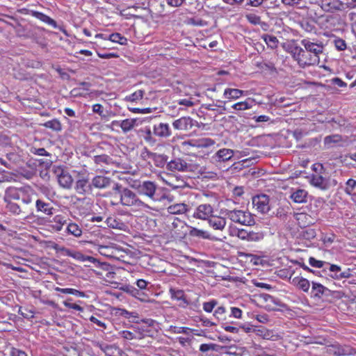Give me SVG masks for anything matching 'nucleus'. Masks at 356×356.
Masks as SVG:
<instances>
[{
  "label": "nucleus",
  "mask_w": 356,
  "mask_h": 356,
  "mask_svg": "<svg viewBox=\"0 0 356 356\" xmlns=\"http://www.w3.org/2000/svg\"><path fill=\"white\" fill-rule=\"evenodd\" d=\"M305 49L295 47L291 53L293 59L300 67L317 65L320 63V55L323 54V45L321 42H314L309 39L301 40Z\"/></svg>",
  "instance_id": "f257e3e1"
},
{
  "label": "nucleus",
  "mask_w": 356,
  "mask_h": 356,
  "mask_svg": "<svg viewBox=\"0 0 356 356\" xmlns=\"http://www.w3.org/2000/svg\"><path fill=\"white\" fill-rule=\"evenodd\" d=\"M121 186L116 185L115 190L119 191L120 202L126 207H129L133 211H142L150 209L151 207L142 201L138 195L128 188L120 189Z\"/></svg>",
  "instance_id": "f03ea898"
},
{
  "label": "nucleus",
  "mask_w": 356,
  "mask_h": 356,
  "mask_svg": "<svg viewBox=\"0 0 356 356\" xmlns=\"http://www.w3.org/2000/svg\"><path fill=\"white\" fill-rule=\"evenodd\" d=\"M226 216L233 222L241 225L251 226L254 223L253 216L247 211L237 209L229 210L227 211Z\"/></svg>",
  "instance_id": "7ed1b4c3"
},
{
  "label": "nucleus",
  "mask_w": 356,
  "mask_h": 356,
  "mask_svg": "<svg viewBox=\"0 0 356 356\" xmlns=\"http://www.w3.org/2000/svg\"><path fill=\"white\" fill-rule=\"evenodd\" d=\"M310 183L312 186L321 190H327L337 184L334 179H332L328 173L325 171L321 174H314L311 177Z\"/></svg>",
  "instance_id": "20e7f679"
},
{
  "label": "nucleus",
  "mask_w": 356,
  "mask_h": 356,
  "mask_svg": "<svg viewBox=\"0 0 356 356\" xmlns=\"http://www.w3.org/2000/svg\"><path fill=\"white\" fill-rule=\"evenodd\" d=\"M321 8L326 12L342 11L350 7V0H323Z\"/></svg>",
  "instance_id": "39448f33"
},
{
  "label": "nucleus",
  "mask_w": 356,
  "mask_h": 356,
  "mask_svg": "<svg viewBox=\"0 0 356 356\" xmlns=\"http://www.w3.org/2000/svg\"><path fill=\"white\" fill-rule=\"evenodd\" d=\"M215 144V141L210 138H200L191 139L181 143V147L185 150H190V147L207 148Z\"/></svg>",
  "instance_id": "423d86ee"
},
{
  "label": "nucleus",
  "mask_w": 356,
  "mask_h": 356,
  "mask_svg": "<svg viewBox=\"0 0 356 356\" xmlns=\"http://www.w3.org/2000/svg\"><path fill=\"white\" fill-rule=\"evenodd\" d=\"M190 227L182 220L175 219L172 223L171 235L175 239L184 238L189 231Z\"/></svg>",
  "instance_id": "0eeeda50"
},
{
  "label": "nucleus",
  "mask_w": 356,
  "mask_h": 356,
  "mask_svg": "<svg viewBox=\"0 0 356 356\" xmlns=\"http://www.w3.org/2000/svg\"><path fill=\"white\" fill-rule=\"evenodd\" d=\"M193 165L188 163L185 160L181 158H176L167 163L166 168L172 172H190L193 170Z\"/></svg>",
  "instance_id": "6e6552de"
},
{
  "label": "nucleus",
  "mask_w": 356,
  "mask_h": 356,
  "mask_svg": "<svg viewBox=\"0 0 356 356\" xmlns=\"http://www.w3.org/2000/svg\"><path fill=\"white\" fill-rule=\"evenodd\" d=\"M137 188L140 195L147 196L152 200H156L155 195L156 193L157 186L154 182L151 181H143L139 184Z\"/></svg>",
  "instance_id": "1a4fd4ad"
},
{
  "label": "nucleus",
  "mask_w": 356,
  "mask_h": 356,
  "mask_svg": "<svg viewBox=\"0 0 356 356\" xmlns=\"http://www.w3.org/2000/svg\"><path fill=\"white\" fill-rule=\"evenodd\" d=\"M252 204L261 213H266L270 210L269 197L266 195H259L252 198Z\"/></svg>",
  "instance_id": "9d476101"
},
{
  "label": "nucleus",
  "mask_w": 356,
  "mask_h": 356,
  "mask_svg": "<svg viewBox=\"0 0 356 356\" xmlns=\"http://www.w3.org/2000/svg\"><path fill=\"white\" fill-rule=\"evenodd\" d=\"M213 208L209 204H201L195 210L193 216L200 220H209L213 215Z\"/></svg>",
  "instance_id": "9b49d317"
},
{
  "label": "nucleus",
  "mask_w": 356,
  "mask_h": 356,
  "mask_svg": "<svg viewBox=\"0 0 356 356\" xmlns=\"http://www.w3.org/2000/svg\"><path fill=\"white\" fill-rule=\"evenodd\" d=\"M57 180L59 185L64 188H70L73 183V179L70 174L61 168L55 170Z\"/></svg>",
  "instance_id": "f8f14e48"
},
{
  "label": "nucleus",
  "mask_w": 356,
  "mask_h": 356,
  "mask_svg": "<svg viewBox=\"0 0 356 356\" xmlns=\"http://www.w3.org/2000/svg\"><path fill=\"white\" fill-rule=\"evenodd\" d=\"M98 250L101 254L107 257L116 259H121L124 257L122 254V250L117 246H99Z\"/></svg>",
  "instance_id": "ddd939ff"
},
{
  "label": "nucleus",
  "mask_w": 356,
  "mask_h": 356,
  "mask_svg": "<svg viewBox=\"0 0 356 356\" xmlns=\"http://www.w3.org/2000/svg\"><path fill=\"white\" fill-rule=\"evenodd\" d=\"M326 350L327 353L334 356H345L351 353V349L349 346H342L338 343L327 346Z\"/></svg>",
  "instance_id": "4468645a"
},
{
  "label": "nucleus",
  "mask_w": 356,
  "mask_h": 356,
  "mask_svg": "<svg viewBox=\"0 0 356 356\" xmlns=\"http://www.w3.org/2000/svg\"><path fill=\"white\" fill-rule=\"evenodd\" d=\"M254 334L266 340L277 341L280 339V336L274 330L262 326L255 327Z\"/></svg>",
  "instance_id": "2eb2a0df"
},
{
  "label": "nucleus",
  "mask_w": 356,
  "mask_h": 356,
  "mask_svg": "<svg viewBox=\"0 0 356 356\" xmlns=\"http://www.w3.org/2000/svg\"><path fill=\"white\" fill-rule=\"evenodd\" d=\"M238 237L248 242H259L264 238V234L261 232H248L245 229H241L238 232Z\"/></svg>",
  "instance_id": "dca6fc26"
},
{
  "label": "nucleus",
  "mask_w": 356,
  "mask_h": 356,
  "mask_svg": "<svg viewBox=\"0 0 356 356\" xmlns=\"http://www.w3.org/2000/svg\"><path fill=\"white\" fill-rule=\"evenodd\" d=\"M234 156V151L231 149L222 148L217 151L212 156L213 162L221 163L230 160Z\"/></svg>",
  "instance_id": "f3484780"
},
{
  "label": "nucleus",
  "mask_w": 356,
  "mask_h": 356,
  "mask_svg": "<svg viewBox=\"0 0 356 356\" xmlns=\"http://www.w3.org/2000/svg\"><path fill=\"white\" fill-rule=\"evenodd\" d=\"M172 126L177 130L188 131L194 126V121L190 117H182L175 120L172 123Z\"/></svg>",
  "instance_id": "a211bd4d"
},
{
  "label": "nucleus",
  "mask_w": 356,
  "mask_h": 356,
  "mask_svg": "<svg viewBox=\"0 0 356 356\" xmlns=\"http://www.w3.org/2000/svg\"><path fill=\"white\" fill-rule=\"evenodd\" d=\"M93 161L97 170H105L104 168L114 163L112 158L106 154L97 155L93 157Z\"/></svg>",
  "instance_id": "6ab92c4d"
},
{
  "label": "nucleus",
  "mask_w": 356,
  "mask_h": 356,
  "mask_svg": "<svg viewBox=\"0 0 356 356\" xmlns=\"http://www.w3.org/2000/svg\"><path fill=\"white\" fill-rule=\"evenodd\" d=\"M153 133L158 137L167 138L171 135V129L168 124L160 122L154 125Z\"/></svg>",
  "instance_id": "aec40b11"
},
{
  "label": "nucleus",
  "mask_w": 356,
  "mask_h": 356,
  "mask_svg": "<svg viewBox=\"0 0 356 356\" xmlns=\"http://www.w3.org/2000/svg\"><path fill=\"white\" fill-rule=\"evenodd\" d=\"M161 178L165 184L173 188H179L184 185V181L182 179L172 175L165 174L163 176H161Z\"/></svg>",
  "instance_id": "412c9836"
},
{
  "label": "nucleus",
  "mask_w": 356,
  "mask_h": 356,
  "mask_svg": "<svg viewBox=\"0 0 356 356\" xmlns=\"http://www.w3.org/2000/svg\"><path fill=\"white\" fill-rule=\"evenodd\" d=\"M112 125L120 127L123 132L127 133L134 129L136 125V119H125L124 120H114Z\"/></svg>",
  "instance_id": "4be33fe9"
},
{
  "label": "nucleus",
  "mask_w": 356,
  "mask_h": 356,
  "mask_svg": "<svg viewBox=\"0 0 356 356\" xmlns=\"http://www.w3.org/2000/svg\"><path fill=\"white\" fill-rule=\"evenodd\" d=\"M91 184L88 183V179L81 178L76 181L75 190L77 193L83 195L91 191Z\"/></svg>",
  "instance_id": "5701e85b"
},
{
  "label": "nucleus",
  "mask_w": 356,
  "mask_h": 356,
  "mask_svg": "<svg viewBox=\"0 0 356 356\" xmlns=\"http://www.w3.org/2000/svg\"><path fill=\"white\" fill-rule=\"evenodd\" d=\"M106 225L108 227L126 230L127 225L119 218L116 216H110L106 220Z\"/></svg>",
  "instance_id": "b1692460"
},
{
  "label": "nucleus",
  "mask_w": 356,
  "mask_h": 356,
  "mask_svg": "<svg viewBox=\"0 0 356 356\" xmlns=\"http://www.w3.org/2000/svg\"><path fill=\"white\" fill-rule=\"evenodd\" d=\"M209 220V225L216 230H222L226 225V219L221 216H211Z\"/></svg>",
  "instance_id": "393cba45"
},
{
  "label": "nucleus",
  "mask_w": 356,
  "mask_h": 356,
  "mask_svg": "<svg viewBox=\"0 0 356 356\" xmlns=\"http://www.w3.org/2000/svg\"><path fill=\"white\" fill-rule=\"evenodd\" d=\"M111 182L110 178L97 175L92 179L91 185L96 188H106L109 186Z\"/></svg>",
  "instance_id": "a878e982"
},
{
  "label": "nucleus",
  "mask_w": 356,
  "mask_h": 356,
  "mask_svg": "<svg viewBox=\"0 0 356 356\" xmlns=\"http://www.w3.org/2000/svg\"><path fill=\"white\" fill-rule=\"evenodd\" d=\"M21 191L22 187H8L5 191V195L3 197L4 201L19 200V195Z\"/></svg>",
  "instance_id": "bb28decb"
},
{
  "label": "nucleus",
  "mask_w": 356,
  "mask_h": 356,
  "mask_svg": "<svg viewBox=\"0 0 356 356\" xmlns=\"http://www.w3.org/2000/svg\"><path fill=\"white\" fill-rule=\"evenodd\" d=\"M291 283L304 292H308L310 288V283L308 280L300 276L294 277Z\"/></svg>",
  "instance_id": "cd10ccee"
},
{
  "label": "nucleus",
  "mask_w": 356,
  "mask_h": 356,
  "mask_svg": "<svg viewBox=\"0 0 356 356\" xmlns=\"http://www.w3.org/2000/svg\"><path fill=\"white\" fill-rule=\"evenodd\" d=\"M245 91L236 88H226L224 90L223 96L228 99H237L244 95Z\"/></svg>",
  "instance_id": "c85d7f7f"
},
{
  "label": "nucleus",
  "mask_w": 356,
  "mask_h": 356,
  "mask_svg": "<svg viewBox=\"0 0 356 356\" xmlns=\"http://www.w3.org/2000/svg\"><path fill=\"white\" fill-rule=\"evenodd\" d=\"M33 190L29 187H22V191L19 195V200L26 204H29L32 202Z\"/></svg>",
  "instance_id": "c756f323"
},
{
  "label": "nucleus",
  "mask_w": 356,
  "mask_h": 356,
  "mask_svg": "<svg viewBox=\"0 0 356 356\" xmlns=\"http://www.w3.org/2000/svg\"><path fill=\"white\" fill-rule=\"evenodd\" d=\"M307 192L303 189H298L291 195V198L296 203L307 201Z\"/></svg>",
  "instance_id": "7c9ffc66"
},
{
  "label": "nucleus",
  "mask_w": 356,
  "mask_h": 356,
  "mask_svg": "<svg viewBox=\"0 0 356 356\" xmlns=\"http://www.w3.org/2000/svg\"><path fill=\"white\" fill-rule=\"evenodd\" d=\"M187 207L184 203L175 204L168 207L167 211L171 214H182L187 211Z\"/></svg>",
  "instance_id": "2f4dec72"
},
{
  "label": "nucleus",
  "mask_w": 356,
  "mask_h": 356,
  "mask_svg": "<svg viewBox=\"0 0 356 356\" xmlns=\"http://www.w3.org/2000/svg\"><path fill=\"white\" fill-rule=\"evenodd\" d=\"M253 99L248 98L245 101L240 102L232 105V108L236 111H245L252 107Z\"/></svg>",
  "instance_id": "473e14b6"
},
{
  "label": "nucleus",
  "mask_w": 356,
  "mask_h": 356,
  "mask_svg": "<svg viewBox=\"0 0 356 356\" xmlns=\"http://www.w3.org/2000/svg\"><path fill=\"white\" fill-rule=\"evenodd\" d=\"M32 16L44 22L45 24L52 26L53 27L56 26V23L53 19L42 13L38 11H33Z\"/></svg>",
  "instance_id": "72a5a7b5"
},
{
  "label": "nucleus",
  "mask_w": 356,
  "mask_h": 356,
  "mask_svg": "<svg viewBox=\"0 0 356 356\" xmlns=\"http://www.w3.org/2000/svg\"><path fill=\"white\" fill-rule=\"evenodd\" d=\"M189 235L191 237L197 238H209V234L204 230L198 229L197 228L190 227L189 229Z\"/></svg>",
  "instance_id": "f704fd0d"
},
{
  "label": "nucleus",
  "mask_w": 356,
  "mask_h": 356,
  "mask_svg": "<svg viewBox=\"0 0 356 356\" xmlns=\"http://www.w3.org/2000/svg\"><path fill=\"white\" fill-rule=\"evenodd\" d=\"M36 209L38 211L43 212L47 215H51L53 213V208L50 207L49 204L45 203L40 200L36 201Z\"/></svg>",
  "instance_id": "c9c22d12"
},
{
  "label": "nucleus",
  "mask_w": 356,
  "mask_h": 356,
  "mask_svg": "<svg viewBox=\"0 0 356 356\" xmlns=\"http://www.w3.org/2000/svg\"><path fill=\"white\" fill-rule=\"evenodd\" d=\"M294 217L300 227H307L312 223L311 221H308L310 216L305 213H295Z\"/></svg>",
  "instance_id": "e433bc0d"
},
{
  "label": "nucleus",
  "mask_w": 356,
  "mask_h": 356,
  "mask_svg": "<svg viewBox=\"0 0 356 356\" xmlns=\"http://www.w3.org/2000/svg\"><path fill=\"white\" fill-rule=\"evenodd\" d=\"M327 289L322 284L317 282H312V293L314 297L321 298Z\"/></svg>",
  "instance_id": "4c0bfd02"
},
{
  "label": "nucleus",
  "mask_w": 356,
  "mask_h": 356,
  "mask_svg": "<svg viewBox=\"0 0 356 356\" xmlns=\"http://www.w3.org/2000/svg\"><path fill=\"white\" fill-rule=\"evenodd\" d=\"M327 265L329 266L328 270L330 273V274H329V275L334 280H339V275H340L341 271V266H339L338 265L330 264H327Z\"/></svg>",
  "instance_id": "58836bf2"
},
{
  "label": "nucleus",
  "mask_w": 356,
  "mask_h": 356,
  "mask_svg": "<svg viewBox=\"0 0 356 356\" xmlns=\"http://www.w3.org/2000/svg\"><path fill=\"white\" fill-rule=\"evenodd\" d=\"M67 254L74 257V259H76L77 260L82 261H88L90 262L95 263L96 261V259L94 257H90V256H85L79 252H71L70 251H67Z\"/></svg>",
  "instance_id": "ea45409f"
},
{
  "label": "nucleus",
  "mask_w": 356,
  "mask_h": 356,
  "mask_svg": "<svg viewBox=\"0 0 356 356\" xmlns=\"http://www.w3.org/2000/svg\"><path fill=\"white\" fill-rule=\"evenodd\" d=\"M46 128L50 129L55 131H60L62 129V126L59 120L54 119L49 120L44 124Z\"/></svg>",
  "instance_id": "a19ab883"
},
{
  "label": "nucleus",
  "mask_w": 356,
  "mask_h": 356,
  "mask_svg": "<svg viewBox=\"0 0 356 356\" xmlns=\"http://www.w3.org/2000/svg\"><path fill=\"white\" fill-rule=\"evenodd\" d=\"M262 38L270 48L275 49L277 47L278 40L275 36L265 34Z\"/></svg>",
  "instance_id": "79ce46f5"
},
{
  "label": "nucleus",
  "mask_w": 356,
  "mask_h": 356,
  "mask_svg": "<svg viewBox=\"0 0 356 356\" xmlns=\"http://www.w3.org/2000/svg\"><path fill=\"white\" fill-rule=\"evenodd\" d=\"M108 40L113 42L118 43L120 44H126L127 38L123 37L118 33H112L109 35Z\"/></svg>",
  "instance_id": "37998d69"
},
{
  "label": "nucleus",
  "mask_w": 356,
  "mask_h": 356,
  "mask_svg": "<svg viewBox=\"0 0 356 356\" xmlns=\"http://www.w3.org/2000/svg\"><path fill=\"white\" fill-rule=\"evenodd\" d=\"M67 230L69 233L74 236H80L82 234L81 229L76 223H70L67 225Z\"/></svg>",
  "instance_id": "c03bdc74"
},
{
  "label": "nucleus",
  "mask_w": 356,
  "mask_h": 356,
  "mask_svg": "<svg viewBox=\"0 0 356 356\" xmlns=\"http://www.w3.org/2000/svg\"><path fill=\"white\" fill-rule=\"evenodd\" d=\"M356 189V180L349 179L346 183L345 192L348 195H353Z\"/></svg>",
  "instance_id": "a18cd8bd"
},
{
  "label": "nucleus",
  "mask_w": 356,
  "mask_h": 356,
  "mask_svg": "<svg viewBox=\"0 0 356 356\" xmlns=\"http://www.w3.org/2000/svg\"><path fill=\"white\" fill-rule=\"evenodd\" d=\"M170 293L171 298L177 300H185L184 292L180 289H170Z\"/></svg>",
  "instance_id": "49530a36"
},
{
  "label": "nucleus",
  "mask_w": 356,
  "mask_h": 356,
  "mask_svg": "<svg viewBox=\"0 0 356 356\" xmlns=\"http://www.w3.org/2000/svg\"><path fill=\"white\" fill-rule=\"evenodd\" d=\"M5 202H6V208L10 212L15 215H19L20 213L21 209L17 204L12 201H5Z\"/></svg>",
  "instance_id": "de8ad7c7"
},
{
  "label": "nucleus",
  "mask_w": 356,
  "mask_h": 356,
  "mask_svg": "<svg viewBox=\"0 0 356 356\" xmlns=\"http://www.w3.org/2000/svg\"><path fill=\"white\" fill-rule=\"evenodd\" d=\"M341 137L339 135L327 136L324 139L325 145L327 147H331L332 144L336 143L340 141Z\"/></svg>",
  "instance_id": "09e8293b"
},
{
  "label": "nucleus",
  "mask_w": 356,
  "mask_h": 356,
  "mask_svg": "<svg viewBox=\"0 0 356 356\" xmlns=\"http://www.w3.org/2000/svg\"><path fill=\"white\" fill-rule=\"evenodd\" d=\"M6 159L13 167L14 164L17 163L20 161L19 155L15 152L7 153Z\"/></svg>",
  "instance_id": "8fccbe9b"
},
{
  "label": "nucleus",
  "mask_w": 356,
  "mask_h": 356,
  "mask_svg": "<svg viewBox=\"0 0 356 356\" xmlns=\"http://www.w3.org/2000/svg\"><path fill=\"white\" fill-rule=\"evenodd\" d=\"M143 93L144 92L143 90H138L134 92V93L131 94L130 95L126 97V99L130 102H134L141 99L143 98Z\"/></svg>",
  "instance_id": "3c124183"
},
{
  "label": "nucleus",
  "mask_w": 356,
  "mask_h": 356,
  "mask_svg": "<svg viewBox=\"0 0 356 356\" xmlns=\"http://www.w3.org/2000/svg\"><path fill=\"white\" fill-rule=\"evenodd\" d=\"M247 20L252 24L257 25L261 23V18L254 13H248L245 15Z\"/></svg>",
  "instance_id": "603ef678"
},
{
  "label": "nucleus",
  "mask_w": 356,
  "mask_h": 356,
  "mask_svg": "<svg viewBox=\"0 0 356 356\" xmlns=\"http://www.w3.org/2000/svg\"><path fill=\"white\" fill-rule=\"evenodd\" d=\"M12 145L11 139L10 137L5 134L0 135V147H10Z\"/></svg>",
  "instance_id": "864d4df0"
},
{
  "label": "nucleus",
  "mask_w": 356,
  "mask_h": 356,
  "mask_svg": "<svg viewBox=\"0 0 356 356\" xmlns=\"http://www.w3.org/2000/svg\"><path fill=\"white\" fill-rule=\"evenodd\" d=\"M119 334L121 337L127 340L136 339V336L134 335V333L132 331L122 330L119 332Z\"/></svg>",
  "instance_id": "5fc2aeb1"
},
{
  "label": "nucleus",
  "mask_w": 356,
  "mask_h": 356,
  "mask_svg": "<svg viewBox=\"0 0 356 356\" xmlns=\"http://www.w3.org/2000/svg\"><path fill=\"white\" fill-rule=\"evenodd\" d=\"M217 305V302L216 300H211L210 302H204L203 304V309L206 312H211Z\"/></svg>",
  "instance_id": "6e6d98bb"
},
{
  "label": "nucleus",
  "mask_w": 356,
  "mask_h": 356,
  "mask_svg": "<svg viewBox=\"0 0 356 356\" xmlns=\"http://www.w3.org/2000/svg\"><path fill=\"white\" fill-rule=\"evenodd\" d=\"M133 332L136 336V339H143L145 338L144 330L139 327H133Z\"/></svg>",
  "instance_id": "4d7b16f0"
},
{
  "label": "nucleus",
  "mask_w": 356,
  "mask_h": 356,
  "mask_svg": "<svg viewBox=\"0 0 356 356\" xmlns=\"http://www.w3.org/2000/svg\"><path fill=\"white\" fill-rule=\"evenodd\" d=\"M92 111L99 114L102 118H106V115L104 113L103 106L99 104H95L92 106Z\"/></svg>",
  "instance_id": "13d9d810"
},
{
  "label": "nucleus",
  "mask_w": 356,
  "mask_h": 356,
  "mask_svg": "<svg viewBox=\"0 0 356 356\" xmlns=\"http://www.w3.org/2000/svg\"><path fill=\"white\" fill-rule=\"evenodd\" d=\"M309 264L312 266L315 267V268H322V267H323L325 262L321 261V260H317L314 257H310L309 259Z\"/></svg>",
  "instance_id": "bf43d9fd"
},
{
  "label": "nucleus",
  "mask_w": 356,
  "mask_h": 356,
  "mask_svg": "<svg viewBox=\"0 0 356 356\" xmlns=\"http://www.w3.org/2000/svg\"><path fill=\"white\" fill-rule=\"evenodd\" d=\"M225 308L222 306L218 307L214 312V316L218 319H222L223 316L225 314Z\"/></svg>",
  "instance_id": "052dcab7"
},
{
  "label": "nucleus",
  "mask_w": 356,
  "mask_h": 356,
  "mask_svg": "<svg viewBox=\"0 0 356 356\" xmlns=\"http://www.w3.org/2000/svg\"><path fill=\"white\" fill-rule=\"evenodd\" d=\"M230 316L236 318H241L242 311L238 307H231Z\"/></svg>",
  "instance_id": "680f3d73"
},
{
  "label": "nucleus",
  "mask_w": 356,
  "mask_h": 356,
  "mask_svg": "<svg viewBox=\"0 0 356 356\" xmlns=\"http://www.w3.org/2000/svg\"><path fill=\"white\" fill-rule=\"evenodd\" d=\"M335 47L338 50L342 51L346 49V44L343 40L338 39L334 41Z\"/></svg>",
  "instance_id": "e2e57ef3"
},
{
  "label": "nucleus",
  "mask_w": 356,
  "mask_h": 356,
  "mask_svg": "<svg viewBox=\"0 0 356 356\" xmlns=\"http://www.w3.org/2000/svg\"><path fill=\"white\" fill-rule=\"evenodd\" d=\"M31 152L39 156H50V154L44 148H34Z\"/></svg>",
  "instance_id": "0e129e2a"
},
{
  "label": "nucleus",
  "mask_w": 356,
  "mask_h": 356,
  "mask_svg": "<svg viewBox=\"0 0 356 356\" xmlns=\"http://www.w3.org/2000/svg\"><path fill=\"white\" fill-rule=\"evenodd\" d=\"M312 170L314 171V174H321L325 171L321 163H317L312 165Z\"/></svg>",
  "instance_id": "69168bd1"
},
{
  "label": "nucleus",
  "mask_w": 356,
  "mask_h": 356,
  "mask_svg": "<svg viewBox=\"0 0 356 356\" xmlns=\"http://www.w3.org/2000/svg\"><path fill=\"white\" fill-rule=\"evenodd\" d=\"M186 0H165L168 5L172 7H179Z\"/></svg>",
  "instance_id": "338daca9"
},
{
  "label": "nucleus",
  "mask_w": 356,
  "mask_h": 356,
  "mask_svg": "<svg viewBox=\"0 0 356 356\" xmlns=\"http://www.w3.org/2000/svg\"><path fill=\"white\" fill-rule=\"evenodd\" d=\"M10 354L11 356H27L24 351L17 348H12Z\"/></svg>",
  "instance_id": "774afa93"
}]
</instances>
